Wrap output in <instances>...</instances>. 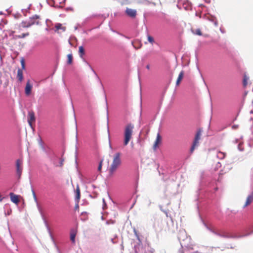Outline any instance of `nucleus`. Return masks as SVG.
Wrapping results in <instances>:
<instances>
[{"label": "nucleus", "mask_w": 253, "mask_h": 253, "mask_svg": "<svg viewBox=\"0 0 253 253\" xmlns=\"http://www.w3.org/2000/svg\"><path fill=\"white\" fill-rule=\"evenodd\" d=\"M121 154L117 152L114 154L113 157V161L109 169V173L110 175H114L117 169L121 165Z\"/></svg>", "instance_id": "obj_1"}, {"label": "nucleus", "mask_w": 253, "mask_h": 253, "mask_svg": "<svg viewBox=\"0 0 253 253\" xmlns=\"http://www.w3.org/2000/svg\"><path fill=\"white\" fill-rule=\"evenodd\" d=\"M134 127V125L131 123L127 124L125 126L124 141V144L125 146L127 145L131 139Z\"/></svg>", "instance_id": "obj_2"}, {"label": "nucleus", "mask_w": 253, "mask_h": 253, "mask_svg": "<svg viewBox=\"0 0 253 253\" xmlns=\"http://www.w3.org/2000/svg\"><path fill=\"white\" fill-rule=\"evenodd\" d=\"M201 135L202 130L200 128L197 131L193 142L192 145L190 149V152L191 153H192L194 152L195 149L199 146V141L201 139Z\"/></svg>", "instance_id": "obj_3"}, {"label": "nucleus", "mask_w": 253, "mask_h": 253, "mask_svg": "<svg viewBox=\"0 0 253 253\" xmlns=\"http://www.w3.org/2000/svg\"><path fill=\"white\" fill-rule=\"evenodd\" d=\"M125 13L128 17L134 18L136 16L137 11L135 9L127 7L126 9Z\"/></svg>", "instance_id": "obj_4"}, {"label": "nucleus", "mask_w": 253, "mask_h": 253, "mask_svg": "<svg viewBox=\"0 0 253 253\" xmlns=\"http://www.w3.org/2000/svg\"><path fill=\"white\" fill-rule=\"evenodd\" d=\"M22 161L21 160H17L16 163L17 173L20 176L22 171Z\"/></svg>", "instance_id": "obj_5"}, {"label": "nucleus", "mask_w": 253, "mask_h": 253, "mask_svg": "<svg viewBox=\"0 0 253 253\" xmlns=\"http://www.w3.org/2000/svg\"><path fill=\"white\" fill-rule=\"evenodd\" d=\"M32 87L33 86L31 84L30 80H28L25 88V93L26 96H29L31 94Z\"/></svg>", "instance_id": "obj_6"}, {"label": "nucleus", "mask_w": 253, "mask_h": 253, "mask_svg": "<svg viewBox=\"0 0 253 253\" xmlns=\"http://www.w3.org/2000/svg\"><path fill=\"white\" fill-rule=\"evenodd\" d=\"M29 21L30 23H33V25H39L40 23V18L39 16L35 15L30 17Z\"/></svg>", "instance_id": "obj_7"}, {"label": "nucleus", "mask_w": 253, "mask_h": 253, "mask_svg": "<svg viewBox=\"0 0 253 253\" xmlns=\"http://www.w3.org/2000/svg\"><path fill=\"white\" fill-rule=\"evenodd\" d=\"M28 122L29 125L32 127V123L35 122V116L34 112H30L28 113Z\"/></svg>", "instance_id": "obj_8"}, {"label": "nucleus", "mask_w": 253, "mask_h": 253, "mask_svg": "<svg viewBox=\"0 0 253 253\" xmlns=\"http://www.w3.org/2000/svg\"><path fill=\"white\" fill-rule=\"evenodd\" d=\"M253 202V191L248 195L246 201L244 206V207L245 208L248 206H249L252 202Z\"/></svg>", "instance_id": "obj_9"}, {"label": "nucleus", "mask_w": 253, "mask_h": 253, "mask_svg": "<svg viewBox=\"0 0 253 253\" xmlns=\"http://www.w3.org/2000/svg\"><path fill=\"white\" fill-rule=\"evenodd\" d=\"M9 195L11 201L17 205L19 202V196L15 195L13 193H10Z\"/></svg>", "instance_id": "obj_10"}, {"label": "nucleus", "mask_w": 253, "mask_h": 253, "mask_svg": "<svg viewBox=\"0 0 253 253\" xmlns=\"http://www.w3.org/2000/svg\"><path fill=\"white\" fill-rule=\"evenodd\" d=\"M33 25V23H30L29 19L22 21L20 24V26L23 28H29Z\"/></svg>", "instance_id": "obj_11"}, {"label": "nucleus", "mask_w": 253, "mask_h": 253, "mask_svg": "<svg viewBox=\"0 0 253 253\" xmlns=\"http://www.w3.org/2000/svg\"><path fill=\"white\" fill-rule=\"evenodd\" d=\"M184 74V73L183 71H181L180 73H179L176 82V85H179V84H180V82L181 81L183 78Z\"/></svg>", "instance_id": "obj_12"}, {"label": "nucleus", "mask_w": 253, "mask_h": 253, "mask_svg": "<svg viewBox=\"0 0 253 253\" xmlns=\"http://www.w3.org/2000/svg\"><path fill=\"white\" fill-rule=\"evenodd\" d=\"M17 78L20 82L23 80V71L22 69H19L17 71Z\"/></svg>", "instance_id": "obj_13"}, {"label": "nucleus", "mask_w": 253, "mask_h": 253, "mask_svg": "<svg viewBox=\"0 0 253 253\" xmlns=\"http://www.w3.org/2000/svg\"><path fill=\"white\" fill-rule=\"evenodd\" d=\"M76 236V231L72 230L70 233V240L73 244L75 243V238Z\"/></svg>", "instance_id": "obj_14"}, {"label": "nucleus", "mask_w": 253, "mask_h": 253, "mask_svg": "<svg viewBox=\"0 0 253 253\" xmlns=\"http://www.w3.org/2000/svg\"><path fill=\"white\" fill-rule=\"evenodd\" d=\"M161 139V137L159 133L157 134L156 139L155 140V143L154 144V147L156 148L159 143L160 142Z\"/></svg>", "instance_id": "obj_15"}, {"label": "nucleus", "mask_w": 253, "mask_h": 253, "mask_svg": "<svg viewBox=\"0 0 253 253\" xmlns=\"http://www.w3.org/2000/svg\"><path fill=\"white\" fill-rule=\"evenodd\" d=\"M76 199L78 201L80 199V190L78 186L76 190Z\"/></svg>", "instance_id": "obj_16"}, {"label": "nucleus", "mask_w": 253, "mask_h": 253, "mask_svg": "<svg viewBox=\"0 0 253 253\" xmlns=\"http://www.w3.org/2000/svg\"><path fill=\"white\" fill-rule=\"evenodd\" d=\"M226 156V154L224 152H222L220 151L218 152L217 153V157L220 159H223L225 158Z\"/></svg>", "instance_id": "obj_17"}, {"label": "nucleus", "mask_w": 253, "mask_h": 253, "mask_svg": "<svg viewBox=\"0 0 253 253\" xmlns=\"http://www.w3.org/2000/svg\"><path fill=\"white\" fill-rule=\"evenodd\" d=\"M79 52L81 57L84 54V49L83 46H80L79 47Z\"/></svg>", "instance_id": "obj_18"}, {"label": "nucleus", "mask_w": 253, "mask_h": 253, "mask_svg": "<svg viewBox=\"0 0 253 253\" xmlns=\"http://www.w3.org/2000/svg\"><path fill=\"white\" fill-rule=\"evenodd\" d=\"M249 80V77H248L246 75H244V79H243V85L244 86H246L248 84V81Z\"/></svg>", "instance_id": "obj_19"}, {"label": "nucleus", "mask_w": 253, "mask_h": 253, "mask_svg": "<svg viewBox=\"0 0 253 253\" xmlns=\"http://www.w3.org/2000/svg\"><path fill=\"white\" fill-rule=\"evenodd\" d=\"M192 32L194 34H195V35H198V36H202V32L201 31V30L200 29H197L195 30H192Z\"/></svg>", "instance_id": "obj_20"}, {"label": "nucleus", "mask_w": 253, "mask_h": 253, "mask_svg": "<svg viewBox=\"0 0 253 253\" xmlns=\"http://www.w3.org/2000/svg\"><path fill=\"white\" fill-rule=\"evenodd\" d=\"M55 28H56L57 30L61 29L63 31H65L66 29V28L65 27H63L62 25V24H59V23L56 25Z\"/></svg>", "instance_id": "obj_21"}, {"label": "nucleus", "mask_w": 253, "mask_h": 253, "mask_svg": "<svg viewBox=\"0 0 253 253\" xmlns=\"http://www.w3.org/2000/svg\"><path fill=\"white\" fill-rule=\"evenodd\" d=\"M160 231H163V230H164L165 231H169V226L168 225V224H167L166 226H163V227H162L161 226L160 227Z\"/></svg>", "instance_id": "obj_22"}, {"label": "nucleus", "mask_w": 253, "mask_h": 253, "mask_svg": "<svg viewBox=\"0 0 253 253\" xmlns=\"http://www.w3.org/2000/svg\"><path fill=\"white\" fill-rule=\"evenodd\" d=\"M68 57V63L69 64H71L72 63L73 56L71 54H69L67 55Z\"/></svg>", "instance_id": "obj_23"}, {"label": "nucleus", "mask_w": 253, "mask_h": 253, "mask_svg": "<svg viewBox=\"0 0 253 253\" xmlns=\"http://www.w3.org/2000/svg\"><path fill=\"white\" fill-rule=\"evenodd\" d=\"M147 39H148V41H149V42H150L151 44H153V43L154 42V38L151 36L150 35H148L147 36Z\"/></svg>", "instance_id": "obj_24"}, {"label": "nucleus", "mask_w": 253, "mask_h": 253, "mask_svg": "<svg viewBox=\"0 0 253 253\" xmlns=\"http://www.w3.org/2000/svg\"><path fill=\"white\" fill-rule=\"evenodd\" d=\"M103 160L100 161L99 166L98 167L97 170L98 171L101 172L102 167Z\"/></svg>", "instance_id": "obj_25"}, {"label": "nucleus", "mask_w": 253, "mask_h": 253, "mask_svg": "<svg viewBox=\"0 0 253 253\" xmlns=\"http://www.w3.org/2000/svg\"><path fill=\"white\" fill-rule=\"evenodd\" d=\"M29 35V33H26L22 34V35L18 36V38H20V39H22V38H25L26 36H28Z\"/></svg>", "instance_id": "obj_26"}, {"label": "nucleus", "mask_w": 253, "mask_h": 253, "mask_svg": "<svg viewBox=\"0 0 253 253\" xmlns=\"http://www.w3.org/2000/svg\"><path fill=\"white\" fill-rule=\"evenodd\" d=\"M21 65H22V68L23 69H25V63H24V61L23 59H22L21 61Z\"/></svg>", "instance_id": "obj_27"}, {"label": "nucleus", "mask_w": 253, "mask_h": 253, "mask_svg": "<svg viewBox=\"0 0 253 253\" xmlns=\"http://www.w3.org/2000/svg\"><path fill=\"white\" fill-rule=\"evenodd\" d=\"M33 196H34V198L35 200L37 199V198H36V194L35 193V192L34 191H33Z\"/></svg>", "instance_id": "obj_28"}, {"label": "nucleus", "mask_w": 253, "mask_h": 253, "mask_svg": "<svg viewBox=\"0 0 253 253\" xmlns=\"http://www.w3.org/2000/svg\"><path fill=\"white\" fill-rule=\"evenodd\" d=\"M63 165V160H61L60 164V166L62 167Z\"/></svg>", "instance_id": "obj_29"}, {"label": "nucleus", "mask_w": 253, "mask_h": 253, "mask_svg": "<svg viewBox=\"0 0 253 253\" xmlns=\"http://www.w3.org/2000/svg\"><path fill=\"white\" fill-rule=\"evenodd\" d=\"M178 253H183L182 250H179L178 251Z\"/></svg>", "instance_id": "obj_30"}, {"label": "nucleus", "mask_w": 253, "mask_h": 253, "mask_svg": "<svg viewBox=\"0 0 253 253\" xmlns=\"http://www.w3.org/2000/svg\"><path fill=\"white\" fill-rule=\"evenodd\" d=\"M146 68H147V69L149 70V69H150V65H147L146 66Z\"/></svg>", "instance_id": "obj_31"}, {"label": "nucleus", "mask_w": 253, "mask_h": 253, "mask_svg": "<svg viewBox=\"0 0 253 253\" xmlns=\"http://www.w3.org/2000/svg\"><path fill=\"white\" fill-rule=\"evenodd\" d=\"M165 223V222H163V221H161L160 223L162 224Z\"/></svg>", "instance_id": "obj_32"}, {"label": "nucleus", "mask_w": 253, "mask_h": 253, "mask_svg": "<svg viewBox=\"0 0 253 253\" xmlns=\"http://www.w3.org/2000/svg\"><path fill=\"white\" fill-rule=\"evenodd\" d=\"M214 24L215 25H217V21H214Z\"/></svg>", "instance_id": "obj_33"}]
</instances>
